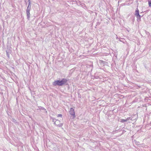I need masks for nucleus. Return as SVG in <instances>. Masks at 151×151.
I'll use <instances>...</instances> for the list:
<instances>
[{"instance_id":"nucleus-1","label":"nucleus","mask_w":151,"mask_h":151,"mask_svg":"<svg viewBox=\"0 0 151 151\" xmlns=\"http://www.w3.org/2000/svg\"><path fill=\"white\" fill-rule=\"evenodd\" d=\"M67 81V80L65 79H63L61 81H57L53 83V85L56 86L58 85L59 86H62L65 84Z\"/></svg>"},{"instance_id":"nucleus-2","label":"nucleus","mask_w":151,"mask_h":151,"mask_svg":"<svg viewBox=\"0 0 151 151\" xmlns=\"http://www.w3.org/2000/svg\"><path fill=\"white\" fill-rule=\"evenodd\" d=\"M135 15L136 16L137 18V20L138 21V20H139L141 16L139 14V12L138 9H137L135 12Z\"/></svg>"},{"instance_id":"nucleus-3","label":"nucleus","mask_w":151,"mask_h":151,"mask_svg":"<svg viewBox=\"0 0 151 151\" xmlns=\"http://www.w3.org/2000/svg\"><path fill=\"white\" fill-rule=\"evenodd\" d=\"M69 113L71 115L73 116V118H75V117L76 116L74 110L73 108H71L70 109L69 111Z\"/></svg>"},{"instance_id":"nucleus-4","label":"nucleus","mask_w":151,"mask_h":151,"mask_svg":"<svg viewBox=\"0 0 151 151\" xmlns=\"http://www.w3.org/2000/svg\"><path fill=\"white\" fill-rule=\"evenodd\" d=\"M132 120V118L131 117H129L127 118V119H121V121L122 122H127L128 120Z\"/></svg>"},{"instance_id":"nucleus-5","label":"nucleus","mask_w":151,"mask_h":151,"mask_svg":"<svg viewBox=\"0 0 151 151\" xmlns=\"http://www.w3.org/2000/svg\"><path fill=\"white\" fill-rule=\"evenodd\" d=\"M57 126H60V121L57 120L54 123Z\"/></svg>"},{"instance_id":"nucleus-6","label":"nucleus","mask_w":151,"mask_h":151,"mask_svg":"<svg viewBox=\"0 0 151 151\" xmlns=\"http://www.w3.org/2000/svg\"><path fill=\"white\" fill-rule=\"evenodd\" d=\"M28 8H29V6L28 7L27 9V15L28 17H30V9H28Z\"/></svg>"},{"instance_id":"nucleus-7","label":"nucleus","mask_w":151,"mask_h":151,"mask_svg":"<svg viewBox=\"0 0 151 151\" xmlns=\"http://www.w3.org/2000/svg\"><path fill=\"white\" fill-rule=\"evenodd\" d=\"M58 117H62V115L61 114H59L58 115Z\"/></svg>"},{"instance_id":"nucleus-8","label":"nucleus","mask_w":151,"mask_h":151,"mask_svg":"<svg viewBox=\"0 0 151 151\" xmlns=\"http://www.w3.org/2000/svg\"><path fill=\"white\" fill-rule=\"evenodd\" d=\"M149 5L150 6H151V1L149 2Z\"/></svg>"}]
</instances>
